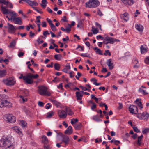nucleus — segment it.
<instances>
[{
  "label": "nucleus",
  "instance_id": "1",
  "mask_svg": "<svg viewBox=\"0 0 149 149\" xmlns=\"http://www.w3.org/2000/svg\"><path fill=\"white\" fill-rule=\"evenodd\" d=\"M39 77L38 74L33 75L31 73H28L26 76H23L22 74H21L19 77V79H23L25 82L29 84H31L33 82V79H36Z\"/></svg>",
  "mask_w": 149,
  "mask_h": 149
},
{
  "label": "nucleus",
  "instance_id": "2",
  "mask_svg": "<svg viewBox=\"0 0 149 149\" xmlns=\"http://www.w3.org/2000/svg\"><path fill=\"white\" fill-rule=\"evenodd\" d=\"M0 147H3L6 148H10V149H13L14 144L11 143L10 140L6 137H3L0 140Z\"/></svg>",
  "mask_w": 149,
  "mask_h": 149
},
{
  "label": "nucleus",
  "instance_id": "3",
  "mask_svg": "<svg viewBox=\"0 0 149 149\" xmlns=\"http://www.w3.org/2000/svg\"><path fill=\"white\" fill-rule=\"evenodd\" d=\"M38 92L39 94L42 95L50 96L51 93L47 91V88L43 86L38 87Z\"/></svg>",
  "mask_w": 149,
  "mask_h": 149
},
{
  "label": "nucleus",
  "instance_id": "4",
  "mask_svg": "<svg viewBox=\"0 0 149 149\" xmlns=\"http://www.w3.org/2000/svg\"><path fill=\"white\" fill-rule=\"evenodd\" d=\"M99 2L98 0H89L88 2L86 3V7L95 8L99 5Z\"/></svg>",
  "mask_w": 149,
  "mask_h": 149
},
{
  "label": "nucleus",
  "instance_id": "5",
  "mask_svg": "<svg viewBox=\"0 0 149 149\" xmlns=\"http://www.w3.org/2000/svg\"><path fill=\"white\" fill-rule=\"evenodd\" d=\"M4 120L7 123H14L16 120L15 117L12 114H6L4 116Z\"/></svg>",
  "mask_w": 149,
  "mask_h": 149
},
{
  "label": "nucleus",
  "instance_id": "6",
  "mask_svg": "<svg viewBox=\"0 0 149 149\" xmlns=\"http://www.w3.org/2000/svg\"><path fill=\"white\" fill-rule=\"evenodd\" d=\"M3 81L5 84L8 86H13L16 83L15 79L12 77H9L4 79Z\"/></svg>",
  "mask_w": 149,
  "mask_h": 149
},
{
  "label": "nucleus",
  "instance_id": "7",
  "mask_svg": "<svg viewBox=\"0 0 149 149\" xmlns=\"http://www.w3.org/2000/svg\"><path fill=\"white\" fill-rule=\"evenodd\" d=\"M1 11L3 14H9L10 15H15L16 13L13 11H10V10L7 9L5 6L3 5H1Z\"/></svg>",
  "mask_w": 149,
  "mask_h": 149
},
{
  "label": "nucleus",
  "instance_id": "8",
  "mask_svg": "<svg viewBox=\"0 0 149 149\" xmlns=\"http://www.w3.org/2000/svg\"><path fill=\"white\" fill-rule=\"evenodd\" d=\"M137 116L138 118L140 119L147 120L149 117V114L146 112H144L142 113H138Z\"/></svg>",
  "mask_w": 149,
  "mask_h": 149
},
{
  "label": "nucleus",
  "instance_id": "9",
  "mask_svg": "<svg viewBox=\"0 0 149 149\" xmlns=\"http://www.w3.org/2000/svg\"><path fill=\"white\" fill-rule=\"evenodd\" d=\"M7 29L8 32L10 33H15L17 29L15 26L9 23H7Z\"/></svg>",
  "mask_w": 149,
  "mask_h": 149
},
{
  "label": "nucleus",
  "instance_id": "10",
  "mask_svg": "<svg viewBox=\"0 0 149 149\" xmlns=\"http://www.w3.org/2000/svg\"><path fill=\"white\" fill-rule=\"evenodd\" d=\"M129 111L131 113L136 114L138 112L137 107L133 105H130L129 107Z\"/></svg>",
  "mask_w": 149,
  "mask_h": 149
},
{
  "label": "nucleus",
  "instance_id": "11",
  "mask_svg": "<svg viewBox=\"0 0 149 149\" xmlns=\"http://www.w3.org/2000/svg\"><path fill=\"white\" fill-rule=\"evenodd\" d=\"M59 135L62 137V142L64 143L66 145H67L69 143V137L67 136L63 135L61 133H57V136Z\"/></svg>",
  "mask_w": 149,
  "mask_h": 149
},
{
  "label": "nucleus",
  "instance_id": "12",
  "mask_svg": "<svg viewBox=\"0 0 149 149\" xmlns=\"http://www.w3.org/2000/svg\"><path fill=\"white\" fill-rule=\"evenodd\" d=\"M58 115L61 118L64 119L66 118L67 116L66 112L63 110H60L58 111Z\"/></svg>",
  "mask_w": 149,
  "mask_h": 149
},
{
  "label": "nucleus",
  "instance_id": "13",
  "mask_svg": "<svg viewBox=\"0 0 149 149\" xmlns=\"http://www.w3.org/2000/svg\"><path fill=\"white\" fill-rule=\"evenodd\" d=\"M113 38L107 37L104 39L103 42L106 44H108L109 43L113 44Z\"/></svg>",
  "mask_w": 149,
  "mask_h": 149
},
{
  "label": "nucleus",
  "instance_id": "14",
  "mask_svg": "<svg viewBox=\"0 0 149 149\" xmlns=\"http://www.w3.org/2000/svg\"><path fill=\"white\" fill-rule=\"evenodd\" d=\"M13 21L15 24L18 25H21L22 24L21 18L20 17H14L13 19Z\"/></svg>",
  "mask_w": 149,
  "mask_h": 149
},
{
  "label": "nucleus",
  "instance_id": "15",
  "mask_svg": "<svg viewBox=\"0 0 149 149\" xmlns=\"http://www.w3.org/2000/svg\"><path fill=\"white\" fill-rule=\"evenodd\" d=\"M23 1L26 2L29 5L31 6H36L38 5V3L36 1L30 0H23Z\"/></svg>",
  "mask_w": 149,
  "mask_h": 149
},
{
  "label": "nucleus",
  "instance_id": "16",
  "mask_svg": "<svg viewBox=\"0 0 149 149\" xmlns=\"http://www.w3.org/2000/svg\"><path fill=\"white\" fill-rule=\"evenodd\" d=\"M124 4L129 5H131L134 3V0H121Z\"/></svg>",
  "mask_w": 149,
  "mask_h": 149
},
{
  "label": "nucleus",
  "instance_id": "17",
  "mask_svg": "<svg viewBox=\"0 0 149 149\" xmlns=\"http://www.w3.org/2000/svg\"><path fill=\"white\" fill-rule=\"evenodd\" d=\"M121 18L126 21H127L128 19V14L127 13H125L123 14H121L120 15Z\"/></svg>",
  "mask_w": 149,
  "mask_h": 149
},
{
  "label": "nucleus",
  "instance_id": "18",
  "mask_svg": "<svg viewBox=\"0 0 149 149\" xmlns=\"http://www.w3.org/2000/svg\"><path fill=\"white\" fill-rule=\"evenodd\" d=\"M106 64L108 66L110 69L111 70L113 68V63L111 62V59H110L108 60Z\"/></svg>",
  "mask_w": 149,
  "mask_h": 149
},
{
  "label": "nucleus",
  "instance_id": "19",
  "mask_svg": "<svg viewBox=\"0 0 149 149\" xmlns=\"http://www.w3.org/2000/svg\"><path fill=\"white\" fill-rule=\"evenodd\" d=\"M11 129L15 132H16L17 133H22L21 129L18 126H16L13 127H11Z\"/></svg>",
  "mask_w": 149,
  "mask_h": 149
},
{
  "label": "nucleus",
  "instance_id": "20",
  "mask_svg": "<svg viewBox=\"0 0 149 149\" xmlns=\"http://www.w3.org/2000/svg\"><path fill=\"white\" fill-rule=\"evenodd\" d=\"M141 100V99L137 98L134 101V103L138 106L140 109H141L143 108V106Z\"/></svg>",
  "mask_w": 149,
  "mask_h": 149
},
{
  "label": "nucleus",
  "instance_id": "21",
  "mask_svg": "<svg viewBox=\"0 0 149 149\" xmlns=\"http://www.w3.org/2000/svg\"><path fill=\"white\" fill-rule=\"evenodd\" d=\"M42 142L44 145H47L48 141L47 137L45 136L42 137Z\"/></svg>",
  "mask_w": 149,
  "mask_h": 149
},
{
  "label": "nucleus",
  "instance_id": "22",
  "mask_svg": "<svg viewBox=\"0 0 149 149\" xmlns=\"http://www.w3.org/2000/svg\"><path fill=\"white\" fill-rule=\"evenodd\" d=\"M72 132V130L71 126H69L66 130L65 131L64 133L70 135Z\"/></svg>",
  "mask_w": 149,
  "mask_h": 149
},
{
  "label": "nucleus",
  "instance_id": "23",
  "mask_svg": "<svg viewBox=\"0 0 149 149\" xmlns=\"http://www.w3.org/2000/svg\"><path fill=\"white\" fill-rule=\"evenodd\" d=\"M140 50L141 53L143 54L147 51V48L145 45H142L141 47Z\"/></svg>",
  "mask_w": 149,
  "mask_h": 149
},
{
  "label": "nucleus",
  "instance_id": "24",
  "mask_svg": "<svg viewBox=\"0 0 149 149\" xmlns=\"http://www.w3.org/2000/svg\"><path fill=\"white\" fill-rule=\"evenodd\" d=\"M50 100L57 107H58L61 106V104L56 100L53 99H50Z\"/></svg>",
  "mask_w": 149,
  "mask_h": 149
},
{
  "label": "nucleus",
  "instance_id": "25",
  "mask_svg": "<svg viewBox=\"0 0 149 149\" xmlns=\"http://www.w3.org/2000/svg\"><path fill=\"white\" fill-rule=\"evenodd\" d=\"M68 25H69V26L65 29V31L68 33H69L71 31V26H74V22L73 21L70 25L69 24H68Z\"/></svg>",
  "mask_w": 149,
  "mask_h": 149
},
{
  "label": "nucleus",
  "instance_id": "26",
  "mask_svg": "<svg viewBox=\"0 0 149 149\" xmlns=\"http://www.w3.org/2000/svg\"><path fill=\"white\" fill-rule=\"evenodd\" d=\"M65 110L67 113V114H68L69 115H72L74 113L73 112L71 111L70 109L68 107H66Z\"/></svg>",
  "mask_w": 149,
  "mask_h": 149
},
{
  "label": "nucleus",
  "instance_id": "27",
  "mask_svg": "<svg viewBox=\"0 0 149 149\" xmlns=\"http://www.w3.org/2000/svg\"><path fill=\"white\" fill-rule=\"evenodd\" d=\"M135 27L139 31L142 32L143 30V26L141 25L136 24Z\"/></svg>",
  "mask_w": 149,
  "mask_h": 149
},
{
  "label": "nucleus",
  "instance_id": "28",
  "mask_svg": "<svg viewBox=\"0 0 149 149\" xmlns=\"http://www.w3.org/2000/svg\"><path fill=\"white\" fill-rule=\"evenodd\" d=\"M7 74V72L6 70H0V77H5Z\"/></svg>",
  "mask_w": 149,
  "mask_h": 149
},
{
  "label": "nucleus",
  "instance_id": "29",
  "mask_svg": "<svg viewBox=\"0 0 149 149\" xmlns=\"http://www.w3.org/2000/svg\"><path fill=\"white\" fill-rule=\"evenodd\" d=\"M12 104L10 102L6 100H4V106L10 107H12Z\"/></svg>",
  "mask_w": 149,
  "mask_h": 149
},
{
  "label": "nucleus",
  "instance_id": "30",
  "mask_svg": "<svg viewBox=\"0 0 149 149\" xmlns=\"http://www.w3.org/2000/svg\"><path fill=\"white\" fill-rule=\"evenodd\" d=\"M92 119L96 122L102 121V120L99 117L98 115L93 116L92 118Z\"/></svg>",
  "mask_w": 149,
  "mask_h": 149
},
{
  "label": "nucleus",
  "instance_id": "31",
  "mask_svg": "<svg viewBox=\"0 0 149 149\" xmlns=\"http://www.w3.org/2000/svg\"><path fill=\"white\" fill-rule=\"evenodd\" d=\"M76 96L77 97V100H81L82 99L83 95L80 94L79 92H77L76 93Z\"/></svg>",
  "mask_w": 149,
  "mask_h": 149
},
{
  "label": "nucleus",
  "instance_id": "32",
  "mask_svg": "<svg viewBox=\"0 0 149 149\" xmlns=\"http://www.w3.org/2000/svg\"><path fill=\"white\" fill-rule=\"evenodd\" d=\"M93 49L95 51L96 53L100 55H102L103 54V53L102 51L97 47L94 48Z\"/></svg>",
  "mask_w": 149,
  "mask_h": 149
},
{
  "label": "nucleus",
  "instance_id": "33",
  "mask_svg": "<svg viewBox=\"0 0 149 149\" xmlns=\"http://www.w3.org/2000/svg\"><path fill=\"white\" fill-rule=\"evenodd\" d=\"M83 27V23L82 21L80 19L78 20V23L77 26V28H79L80 29L82 28Z\"/></svg>",
  "mask_w": 149,
  "mask_h": 149
},
{
  "label": "nucleus",
  "instance_id": "34",
  "mask_svg": "<svg viewBox=\"0 0 149 149\" xmlns=\"http://www.w3.org/2000/svg\"><path fill=\"white\" fill-rule=\"evenodd\" d=\"M143 137V135H141L140 136H139L138 138V141H137V144L140 146L141 143V140L142 139V138Z\"/></svg>",
  "mask_w": 149,
  "mask_h": 149
},
{
  "label": "nucleus",
  "instance_id": "35",
  "mask_svg": "<svg viewBox=\"0 0 149 149\" xmlns=\"http://www.w3.org/2000/svg\"><path fill=\"white\" fill-rule=\"evenodd\" d=\"M70 65H68L66 66L62 70V71L64 72L68 73V70L70 69Z\"/></svg>",
  "mask_w": 149,
  "mask_h": 149
},
{
  "label": "nucleus",
  "instance_id": "36",
  "mask_svg": "<svg viewBox=\"0 0 149 149\" xmlns=\"http://www.w3.org/2000/svg\"><path fill=\"white\" fill-rule=\"evenodd\" d=\"M82 126V124L81 123H75V129L79 130Z\"/></svg>",
  "mask_w": 149,
  "mask_h": 149
},
{
  "label": "nucleus",
  "instance_id": "37",
  "mask_svg": "<svg viewBox=\"0 0 149 149\" xmlns=\"http://www.w3.org/2000/svg\"><path fill=\"white\" fill-rule=\"evenodd\" d=\"M16 44V42L15 40H13L10 43L9 47L10 48L13 47Z\"/></svg>",
  "mask_w": 149,
  "mask_h": 149
},
{
  "label": "nucleus",
  "instance_id": "38",
  "mask_svg": "<svg viewBox=\"0 0 149 149\" xmlns=\"http://www.w3.org/2000/svg\"><path fill=\"white\" fill-rule=\"evenodd\" d=\"M54 68L55 69L57 70H59L60 68V64L58 63H55L54 64Z\"/></svg>",
  "mask_w": 149,
  "mask_h": 149
},
{
  "label": "nucleus",
  "instance_id": "39",
  "mask_svg": "<svg viewBox=\"0 0 149 149\" xmlns=\"http://www.w3.org/2000/svg\"><path fill=\"white\" fill-rule=\"evenodd\" d=\"M76 49L78 50L79 51H83L84 48L80 45H78L77 47L76 48Z\"/></svg>",
  "mask_w": 149,
  "mask_h": 149
},
{
  "label": "nucleus",
  "instance_id": "40",
  "mask_svg": "<svg viewBox=\"0 0 149 149\" xmlns=\"http://www.w3.org/2000/svg\"><path fill=\"white\" fill-rule=\"evenodd\" d=\"M139 92L142 93L144 95H146L148 94V93L146 92L145 91L142 89L141 88H140L139 89Z\"/></svg>",
  "mask_w": 149,
  "mask_h": 149
},
{
  "label": "nucleus",
  "instance_id": "41",
  "mask_svg": "<svg viewBox=\"0 0 149 149\" xmlns=\"http://www.w3.org/2000/svg\"><path fill=\"white\" fill-rule=\"evenodd\" d=\"M54 113L51 111L50 112L48 113L47 116V118H50L54 115Z\"/></svg>",
  "mask_w": 149,
  "mask_h": 149
},
{
  "label": "nucleus",
  "instance_id": "42",
  "mask_svg": "<svg viewBox=\"0 0 149 149\" xmlns=\"http://www.w3.org/2000/svg\"><path fill=\"white\" fill-rule=\"evenodd\" d=\"M4 100L0 98V107L2 108L4 106Z\"/></svg>",
  "mask_w": 149,
  "mask_h": 149
},
{
  "label": "nucleus",
  "instance_id": "43",
  "mask_svg": "<svg viewBox=\"0 0 149 149\" xmlns=\"http://www.w3.org/2000/svg\"><path fill=\"white\" fill-rule=\"evenodd\" d=\"M134 62L135 63H136V65L134 66V68L136 69L138 68L139 66V65H137V64L138 63V60L136 59H135Z\"/></svg>",
  "mask_w": 149,
  "mask_h": 149
},
{
  "label": "nucleus",
  "instance_id": "44",
  "mask_svg": "<svg viewBox=\"0 0 149 149\" xmlns=\"http://www.w3.org/2000/svg\"><path fill=\"white\" fill-rule=\"evenodd\" d=\"M0 3H3L5 5H7L8 1H6L5 0H0Z\"/></svg>",
  "mask_w": 149,
  "mask_h": 149
},
{
  "label": "nucleus",
  "instance_id": "45",
  "mask_svg": "<svg viewBox=\"0 0 149 149\" xmlns=\"http://www.w3.org/2000/svg\"><path fill=\"white\" fill-rule=\"evenodd\" d=\"M55 58L57 60H60L61 57V55L60 54L55 55L54 56Z\"/></svg>",
  "mask_w": 149,
  "mask_h": 149
},
{
  "label": "nucleus",
  "instance_id": "46",
  "mask_svg": "<svg viewBox=\"0 0 149 149\" xmlns=\"http://www.w3.org/2000/svg\"><path fill=\"white\" fill-rule=\"evenodd\" d=\"M20 122L21 125L22 127H25L26 126L27 123L24 121L22 120Z\"/></svg>",
  "mask_w": 149,
  "mask_h": 149
},
{
  "label": "nucleus",
  "instance_id": "47",
  "mask_svg": "<svg viewBox=\"0 0 149 149\" xmlns=\"http://www.w3.org/2000/svg\"><path fill=\"white\" fill-rule=\"evenodd\" d=\"M92 31L94 34H97L98 32V31L97 29H95L92 27Z\"/></svg>",
  "mask_w": 149,
  "mask_h": 149
},
{
  "label": "nucleus",
  "instance_id": "48",
  "mask_svg": "<svg viewBox=\"0 0 149 149\" xmlns=\"http://www.w3.org/2000/svg\"><path fill=\"white\" fill-rule=\"evenodd\" d=\"M50 27L53 31H56V29L55 26L53 24H52V25L50 26Z\"/></svg>",
  "mask_w": 149,
  "mask_h": 149
},
{
  "label": "nucleus",
  "instance_id": "49",
  "mask_svg": "<svg viewBox=\"0 0 149 149\" xmlns=\"http://www.w3.org/2000/svg\"><path fill=\"white\" fill-rule=\"evenodd\" d=\"M134 130V131L136 132H140L139 130H138V128L136 127L134 125L133 126H132V127Z\"/></svg>",
  "mask_w": 149,
  "mask_h": 149
},
{
  "label": "nucleus",
  "instance_id": "50",
  "mask_svg": "<svg viewBox=\"0 0 149 149\" xmlns=\"http://www.w3.org/2000/svg\"><path fill=\"white\" fill-rule=\"evenodd\" d=\"M105 53H104V54L105 55H107V54L109 56H110L111 54L110 52L109 51V50H106L105 51Z\"/></svg>",
  "mask_w": 149,
  "mask_h": 149
},
{
  "label": "nucleus",
  "instance_id": "51",
  "mask_svg": "<svg viewBox=\"0 0 149 149\" xmlns=\"http://www.w3.org/2000/svg\"><path fill=\"white\" fill-rule=\"evenodd\" d=\"M148 132H149V128H148L144 129L142 131V133L143 134H145Z\"/></svg>",
  "mask_w": 149,
  "mask_h": 149
},
{
  "label": "nucleus",
  "instance_id": "52",
  "mask_svg": "<svg viewBox=\"0 0 149 149\" xmlns=\"http://www.w3.org/2000/svg\"><path fill=\"white\" fill-rule=\"evenodd\" d=\"M144 61L145 63L147 64H149V58L148 57H147L144 60Z\"/></svg>",
  "mask_w": 149,
  "mask_h": 149
},
{
  "label": "nucleus",
  "instance_id": "53",
  "mask_svg": "<svg viewBox=\"0 0 149 149\" xmlns=\"http://www.w3.org/2000/svg\"><path fill=\"white\" fill-rule=\"evenodd\" d=\"M81 56L83 57H90V55L89 54H88L87 53L82 54H81Z\"/></svg>",
  "mask_w": 149,
  "mask_h": 149
},
{
  "label": "nucleus",
  "instance_id": "54",
  "mask_svg": "<svg viewBox=\"0 0 149 149\" xmlns=\"http://www.w3.org/2000/svg\"><path fill=\"white\" fill-rule=\"evenodd\" d=\"M24 54V53L23 52H20L18 54V56L19 57H21L23 56Z\"/></svg>",
  "mask_w": 149,
  "mask_h": 149
},
{
  "label": "nucleus",
  "instance_id": "55",
  "mask_svg": "<svg viewBox=\"0 0 149 149\" xmlns=\"http://www.w3.org/2000/svg\"><path fill=\"white\" fill-rule=\"evenodd\" d=\"M113 143L115 145H118V144L120 143V142L118 140H114Z\"/></svg>",
  "mask_w": 149,
  "mask_h": 149
},
{
  "label": "nucleus",
  "instance_id": "56",
  "mask_svg": "<svg viewBox=\"0 0 149 149\" xmlns=\"http://www.w3.org/2000/svg\"><path fill=\"white\" fill-rule=\"evenodd\" d=\"M10 15L11 16V17L10 18H9L8 17V16H7V15H6V17L8 19V20L9 21L10 20H13V16L14 15Z\"/></svg>",
  "mask_w": 149,
  "mask_h": 149
},
{
  "label": "nucleus",
  "instance_id": "57",
  "mask_svg": "<svg viewBox=\"0 0 149 149\" xmlns=\"http://www.w3.org/2000/svg\"><path fill=\"white\" fill-rule=\"evenodd\" d=\"M44 103L40 101H39L38 102V105L41 107H43L44 106Z\"/></svg>",
  "mask_w": 149,
  "mask_h": 149
},
{
  "label": "nucleus",
  "instance_id": "58",
  "mask_svg": "<svg viewBox=\"0 0 149 149\" xmlns=\"http://www.w3.org/2000/svg\"><path fill=\"white\" fill-rule=\"evenodd\" d=\"M81 88L84 91H90L89 89H88L86 87H83V86H80Z\"/></svg>",
  "mask_w": 149,
  "mask_h": 149
},
{
  "label": "nucleus",
  "instance_id": "59",
  "mask_svg": "<svg viewBox=\"0 0 149 149\" xmlns=\"http://www.w3.org/2000/svg\"><path fill=\"white\" fill-rule=\"evenodd\" d=\"M77 75H78V76H75V77H76V79H77L79 80V77L81 76V73L78 72L77 73Z\"/></svg>",
  "mask_w": 149,
  "mask_h": 149
},
{
  "label": "nucleus",
  "instance_id": "60",
  "mask_svg": "<svg viewBox=\"0 0 149 149\" xmlns=\"http://www.w3.org/2000/svg\"><path fill=\"white\" fill-rule=\"evenodd\" d=\"M37 42L39 44L43 42L44 41L43 40H41L40 39L38 38L37 40Z\"/></svg>",
  "mask_w": 149,
  "mask_h": 149
},
{
  "label": "nucleus",
  "instance_id": "61",
  "mask_svg": "<svg viewBox=\"0 0 149 149\" xmlns=\"http://www.w3.org/2000/svg\"><path fill=\"white\" fill-rule=\"evenodd\" d=\"M96 105L95 104L93 103V105L91 106V109L92 110H94V109L96 108Z\"/></svg>",
  "mask_w": 149,
  "mask_h": 149
},
{
  "label": "nucleus",
  "instance_id": "62",
  "mask_svg": "<svg viewBox=\"0 0 149 149\" xmlns=\"http://www.w3.org/2000/svg\"><path fill=\"white\" fill-rule=\"evenodd\" d=\"M49 33H48V31H44L43 33V35L45 36V37H46L47 35H49Z\"/></svg>",
  "mask_w": 149,
  "mask_h": 149
},
{
  "label": "nucleus",
  "instance_id": "63",
  "mask_svg": "<svg viewBox=\"0 0 149 149\" xmlns=\"http://www.w3.org/2000/svg\"><path fill=\"white\" fill-rule=\"evenodd\" d=\"M57 87L59 89L61 90L63 89V88L62 84V83L60 84Z\"/></svg>",
  "mask_w": 149,
  "mask_h": 149
},
{
  "label": "nucleus",
  "instance_id": "64",
  "mask_svg": "<svg viewBox=\"0 0 149 149\" xmlns=\"http://www.w3.org/2000/svg\"><path fill=\"white\" fill-rule=\"evenodd\" d=\"M51 106V105H50V104L48 103L46 105L45 107V108L46 109H49Z\"/></svg>",
  "mask_w": 149,
  "mask_h": 149
}]
</instances>
